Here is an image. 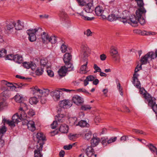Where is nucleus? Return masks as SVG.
<instances>
[{
  "label": "nucleus",
  "instance_id": "1",
  "mask_svg": "<svg viewBox=\"0 0 157 157\" xmlns=\"http://www.w3.org/2000/svg\"><path fill=\"white\" fill-rule=\"evenodd\" d=\"M120 21L124 23H128L132 26H135L138 23V17L134 15H133L130 16L129 19H128L127 17H120Z\"/></svg>",
  "mask_w": 157,
  "mask_h": 157
},
{
  "label": "nucleus",
  "instance_id": "2",
  "mask_svg": "<svg viewBox=\"0 0 157 157\" xmlns=\"http://www.w3.org/2000/svg\"><path fill=\"white\" fill-rule=\"evenodd\" d=\"M146 98L148 102V105L151 107L153 111L156 114L157 113V104H155V98L149 95H147Z\"/></svg>",
  "mask_w": 157,
  "mask_h": 157
},
{
  "label": "nucleus",
  "instance_id": "3",
  "mask_svg": "<svg viewBox=\"0 0 157 157\" xmlns=\"http://www.w3.org/2000/svg\"><path fill=\"white\" fill-rule=\"evenodd\" d=\"M77 118L75 117H71L70 119V121L72 122V124L75 126L79 125L81 127H88L89 126V124L86 121L82 120L77 123Z\"/></svg>",
  "mask_w": 157,
  "mask_h": 157
},
{
  "label": "nucleus",
  "instance_id": "4",
  "mask_svg": "<svg viewBox=\"0 0 157 157\" xmlns=\"http://www.w3.org/2000/svg\"><path fill=\"white\" fill-rule=\"evenodd\" d=\"M146 12V10H141V9H138L136 11V13L138 17V22H139L141 25H143L145 23V20L142 15L145 14Z\"/></svg>",
  "mask_w": 157,
  "mask_h": 157
},
{
  "label": "nucleus",
  "instance_id": "5",
  "mask_svg": "<svg viewBox=\"0 0 157 157\" xmlns=\"http://www.w3.org/2000/svg\"><path fill=\"white\" fill-rule=\"evenodd\" d=\"M105 8L101 6L96 7L95 9L96 14L98 16H101L103 19L106 18V16L105 14Z\"/></svg>",
  "mask_w": 157,
  "mask_h": 157
},
{
  "label": "nucleus",
  "instance_id": "6",
  "mask_svg": "<svg viewBox=\"0 0 157 157\" xmlns=\"http://www.w3.org/2000/svg\"><path fill=\"white\" fill-rule=\"evenodd\" d=\"M72 105V102L71 100H64L62 101H61L60 104V108H61L63 110H64V109H67L70 107Z\"/></svg>",
  "mask_w": 157,
  "mask_h": 157
},
{
  "label": "nucleus",
  "instance_id": "7",
  "mask_svg": "<svg viewBox=\"0 0 157 157\" xmlns=\"http://www.w3.org/2000/svg\"><path fill=\"white\" fill-rule=\"evenodd\" d=\"M153 52H148L144 56L142 57L141 59V64H145L147 63L148 60H151L153 59Z\"/></svg>",
  "mask_w": 157,
  "mask_h": 157
},
{
  "label": "nucleus",
  "instance_id": "8",
  "mask_svg": "<svg viewBox=\"0 0 157 157\" xmlns=\"http://www.w3.org/2000/svg\"><path fill=\"white\" fill-rule=\"evenodd\" d=\"M63 111L61 108H59L58 110V114L55 117V119L59 123H62L65 121V116L61 113Z\"/></svg>",
  "mask_w": 157,
  "mask_h": 157
},
{
  "label": "nucleus",
  "instance_id": "9",
  "mask_svg": "<svg viewBox=\"0 0 157 157\" xmlns=\"http://www.w3.org/2000/svg\"><path fill=\"white\" fill-rule=\"evenodd\" d=\"M72 100L73 102L77 105H80L84 102L83 99L77 95H74L72 98Z\"/></svg>",
  "mask_w": 157,
  "mask_h": 157
},
{
  "label": "nucleus",
  "instance_id": "10",
  "mask_svg": "<svg viewBox=\"0 0 157 157\" xmlns=\"http://www.w3.org/2000/svg\"><path fill=\"white\" fill-rule=\"evenodd\" d=\"M76 13L78 14L79 16H81L82 19L85 21H92L94 19V17H87L84 12L83 10L81 11L78 10Z\"/></svg>",
  "mask_w": 157,
  "mask_h": 157
},
{
  "label": "nucleus",
  "instance_id": "11",
  "mask_svg": "<svg viewBox=\"0 0 157 157\" xmlns=\"http://www.w3.org/2000/svg\"><path fill=\"white\" fill-rule=\"evenodd\" d=\"M62 92L59 90H55L51 92L50 94L55 101H57L59 99L60 94Z\"/></svg>",
  "mask_w": 157,
  "mask_h": 157
},
{
  "label": "nucleus",
  "instance_id": "12",
  "mask_svg": "<svg viewBox=\"0 0 157 157\" xmlns=\"http://www.w3.org/2000/svg\"><path fill=\"white\" fill-rule=\"evenodd\" d=\"M94 7L93 5L92 1L87 4L84 7L85 11L87 13L92 12L94 10Z\"/></svg>",
  "mask_w": 157,
  "mask_h": 157
},
{
  "label": "nucleus",
  "instance_id": "13",
  "mask_svg": "<svg viewBox=\"0 0 157 157\" xmlns=\"http://www.w3.org/2000/svg\"><path fill=\"white\" fill-rule=\"evenodd\" d=\"M26 33L29 35L28 38L30 41L33 42L36 40V36L35 33L33 32V30L32 29L28 30L26 31Z\"/></svg>",
  "mask_w": 157,
  "mask_h": 157
},
{
  "label": "nucleus",
  "instance_id": "14",
  "mask_svg": "<svg viewBox=\"0 0 157 157\" xmlns=\"http://www.w3.org/2000/svg\"><path fill=\"white\" fill-rule=\"evenodd\" d=\"M44 143L39 144V146L36 145L37 149L34 151V157H42V155L40 153V151L42 150L43 146Z\"/></svg>",
  "mask_w": 157,
  "mask_h": 157
},
{
  "label": "nucleus",
  "instance_id": "15",
  "mask_svg": "<svg viewBox=\"0 0 157 157\" xmlns=\"http://www.w3.org/2000/svg\"><path fill=\"white\" fill-rule=\"evenodd\" d=\"M25 123L27 124L28 128L30 131L33 132L35 129L36 127L35 126V123L32 121L26 120Z\"/></svg>",
  "mask_w": 157,
  "mask_h": 157
},
{
  "label": "nucleus",
  "instance_id": "16",
  "mask_svg": "<svg viewBox=\"0 0 157 157\" xmlns=\"http://www.w3.org/2000/svg\"><path fill=\"white\" fill-rule=\"evenodd\" d=\"M96 133L93 134V137L90 141L91 145L93 147H95L98 145L100 141L99 138L96 136Z\"/></svg>",
  "mask_w": 157,
  "mask_h": 157
},
{
  "label": "nucleus",
  "instance_id": "17",
  "mask_svg": "<svg viewBox=\"0 0 157 157\" xmlns=\"http://www.w3.org/2000/svg\"><path fill=\"white\" fill-rule=\"evenodd\" d=\"M86 155L88 157H91L94 153V150L91 146H88L85 149H83Z\"/></svg>",
  "mask_w": 157,
  "mask_h": 157
},
{
  "label": "nucleus",
  "instance_id": "18",
  "mask_svg": "<svg viewBox=\"0 0 157 157\" xmlns=\"http://www.w3.org/2000/svg\"><path fill=\"white\" fill-rule=\"evenodd\" d=\"M117 137H115L113 138H111L109 140H107V138H102V141H101V143L102 144L104 145H106V144L107 143L108 144H110L111 143L113 142H115L117 140Z\"/></svg>",
  "mask_w": 157,
  "mask_h": 157
},
{
  "label": "nucleus",
  "instance_id": "19",
  "mask_svg": "<svg viewBox=\"0 0 157 157\" xmlns=\"http://www.w3.org/2000/svg\"><path fill=\"white\" fill-rule=\"evenodd\" d=\"M10 92L7 90L3 91L0 94V99L6 100V99L10 97Z\"/></svg>",
  "mask_w": 157,
  "mask_h": 157
},
{
  "label": "nucleus",
  "instance_id": "20",
  "mask_svg": "<svg viewBox=\"0 0 157 157\" xmlns=\"http://www.w3.org/2000/svg\"><path fill=\"white\" fill-rule=\"evenodd\" d=\"M110 52L111 56L114 58H115L118 55L117 49L113 46H112L111 47Z\"/></svg>",
  "mask_w": 157,
  "mask_h": 157
},
{
  "label": "nucleus",
  "instance_id": "21",
  "mask_svg": "<svg viewBox=\"0 0 157 157\" xmlns=\"http://www.w3.org/2000/svg\"><path fill=\"white\" fill-rule=\"evenodd\" d=\"M84 62H86V63L82 65L80 69V73L81 74H85L86 73V69L88 64V61L87 59L86 58L85 59H84Z\"/></svg>",
  "mask_w": 157,
  "mask_h": 157
},
{
  "label": "nucleus",
  "instance_id": "22",
  "mask_svg": "<svg viewBox=\"0 0 157 157\" xmlns=\"http://www.w3.org/2000/svg\"><path fill=\"white\" fill-rule=\"evenodd\" d=\"M82 51L83 52V55L85 58V59L87 57H88L90 52V48L85 46H83Z\"/></svg>",
  "mask_w": 157,
  "mask_h": 157
},
{
  "label": "nucleus",
  "instance_id": "23",
  "mask_svg": "<svg viewBox=\"0 0 157 157\" xmlns=\"http://www.w3.org/2000/svg\"><path fill=\"white\" fill-rule=\"evenodd\" d=\"M67 71L66 66H63L59 70L58 73L60 77H63L65 76Z\"/></svg>",
  "mask_w": 157,
  "mask_h": 157
},
{
  "label": "nucleus",
  "instance_id": "24",
  "mask_svg": "<svg viewBox=\"0 0 157 157\" xmlns=\"http://www.w3.org/2000/svg\"><path fill=\"white\" fill-rule=\"evenodd\" d=\"M68 129V126L65 124H61L59 128V131L63 133H67V132Z\"/></svg>",
  "mask_w": 157,
  "mask_h": 157
},
{
  "label": "nucleus",
  "instance_id": "25",
  "mask_svg": "<svg viewBox=\"0 0 157 157\" xmlns=\"http://www.w3.org/2000/svg\"><path fill=\"white\" fill-rule=\"evenodd\" d=\"M6 28L8 30H10L14 27L15 24V22L14 21H10L6 22Z\"/></svg>",
  "mask_w": 157,
  "mask_h": 157
},
{
  "label": "nucleus",
  "instance_id": "26",
  "mask_svg": "<svg viewBox=\"0 0 157 157\" xmlns=\"http://www.w3.org/2000/svg\"><path fill=\"white\" fill-rule=\"evenodd\" d=\"M23 60V58L21 55L18 54L14 55V61L18 63H21Z\"/></svg>",
  "mask_w": 157,
  "mask_h": 157
},
{
  "label": "nucleus",
  "instance_id": "27",
  "mask_svg": "<svg viewBox=\"0 0 157 157\" xmlns=\"http://www.w3.org/2000/svg\"><path fill=\"white\" fill-rule=\"evenodd\" d=\"M120 17H118L117 16H116L114 14H111L109 15L108 19V21H115L118 19H119L120 20Z\"/></svg>",
  "mask_w": 157,
  "mask_h": 157
},
{
  "label": "nucleus",
  "instance_id": "28",
  "mask_svg": "<svg viewBox=\"0 0 157 157\" xmlns=\"http://www.w3.org/2000/svg\"><path fill=\"white\" fill-rule=\"evenodd\" d=\"M2 122L4 123V125L5 124V123H6L9 126L13 127H14L15 126V123H16L12 120V121H10L9 120H7L5 118L3 119Z\"/></svg>",
  "mask_w": 157,
  "mask_h": 157
},
{
  "label": "nucleus",
  "instance_id": "29",
  "mask_svg": "<svg viewBox=\"0 0 157 157\" xmlns=\"http://www.w3.org/2000/svg\"><path fill=\"white\" fill-rule=\"evenodd\" d=\"M2 83L3 85H6L8 87H10L11 90L15 89L16 88V86H14L12 83L7 82L5 80L2 81Z\"/></svg>",
  "mask_w": 157,
  "mask_h": 157
},
{
  "label": "nucleus",
  "instance_id": "30",
  "mask_svg": "<svg viewBox=\"0 0 157 157\" xmlns=\"http://www.w3.org/2000/svg\"><path fill=\"white\" fill-rule=\"evenodd\" d=\"M72 58V56L69 53H66L64 55L63 59L64 62L68 63Z\"/></svg>",
  "mask_w": 157,
  "mask_h": 157
},
{
  "label": "nucleus",
  "instance_id": "31",
  "mask_svg": "<svg viewBox=\"0 0 157 157\" xmlns=\"http://www.w3.org/2000/svg\"><path fill=\"white\" fill-rule=\"evenodd\" d=\"M48 62V60L44 58L41 59L40 61L41 67H45L46 68L48 67L49 66H48L47 65Z\"/></svg>",
  "mask_w": 157,
  "mask_h": 157
},
{
  "label": "nucleus",
  "instance_id": "32",
  "mask_svg": "<svg viewBox=\"0 0 157 157\" xmlns=\"http://www.w3.org/2000/svg\"><path fill=\"white\" fill-rule=\"evenodd\" d=\"M146 146L148 147L149 149L150 150L152 153H156L157 151V149L156 147L154 146L152 144H149L147 145Z\"/></svg>",
  "mask_w": 157,
  "mask_h": 157
},
{
  "label": "nucleus",
  "instance_id": "33",
  "mask_svg": "<svg viewBox=\"0 0 157 157\" xmlns=\"http://www.w3.org/2000/svg\"><path fill=\"white\" fill-rule=\"evenodd\" d=\"M36 138L38 140V142L39 143V140L44 141L45 140V137L43 133L41 132L38 133L36 134Z\"/></svg>",
  "mask_w": 157,
  "mask_h": 157
},
{
  "label": "nucleus",
  "instance_id": "34",
  "mask_svg": "<svg viewBox=\"0 0 157 157\" xmlns=\"http://www.w3.org/2000/svg\"><path fill=\"white\" fill-rule=\"evenodd\" d=\"M92 133L90 130L86 131L85 133V139L87 140H89L91 137Z\"/></svg>",
  "mask_w": 157,
  "mask_h": 157
},
{
  "label": "nucleus",
  "instance_id": "35",
  "mask_svg": "<svg viewBox=\"0 0 157 157\" xmlns=\"http://www.w3.org/2000/svg\"><path fill=\"white\" fill-rule=\"evenodd\" d=\"M138 6L140 8L138 9L141 10H145L144 7V3L143 2V0H139L136 1Z\"/></svg>",
  "mask_w": 157,
  "mask_h": 157
},
{
  "label": "nucleus",
  "instance_id": "36",
  "mask_svg": "<svg viewBox=\"0 0 157 157\" xmlns=\"http://www.w3.org/2000/svg\"><path fill=\"white\" fill-rule=\"evenodd\" d=\"M35 92L34 93L35 95L36 96L39 98H40L42 97L41 93V90L38 88L37 87H35Z\"/></svg>",
  "mask_w": 157,
  "mask_h": 157
},
{
  "label": "nucleus",
  "instance_id": "37",
  "mask_svg": "<svg viewBox=\"0 0 157 157\" xmlns=\"http://www.w3.org/2000/svg\"><path fill=\"white\" fill-rule=\"evenodd\" d=\"M24 26L21 24V21L18 20L17 23H15V29L16 30H20L23 29Z\"/></svg>",
  "mask_w": 157,
  "mask_h": 157
},
{
  "label": "nucleus",
  "instance_id": "38",
  "mask_svg": "<svg viewBox=\"0 0 157 157\" xmlns=\"http://www.w3.org/2000/svg\"><path fill=\"white\" fill-rule=\"evenodd\" d=\"M14 98L15 101L18 103H21L24 100L23 97L18 94L16 95Z\"/></svg>",
  "mask_w": 157,
  "mask_h": 157
},
{
  "label": "nucleus",
  "instance_id": "39",
  "mask_svg": "<svg viewBox=\"0 0 157 157\" xmlns=\"http://www.w3.org/2000/svg\"><path fill=\"white\" fill-rule=\"evenodd\" d=\"M19 114L20 116H19L20 118V120H24L25 122L26 121V120H27L26 119L27 115L25 113V111H22L21 113L19 112Z\"/></svg>",
  "mask_w": 157,
  "mask_h": 157
},
{
  "label": "nucleus",
  "instance_id": "40",
  "mask_svg": "<svg viewBox=\"0 0 157 157\" xmlns=\"http://www.w3.org/2000/svg\"><path fill=\"white\" fill-rule=\"evenodd\" d=\"M49 36L46 33L44 32L43 34L41 35V38L44 43L45 41H48Z\"/></svg>",
  "mask_w": 157,
  "mask_h": 157
},
{
  "label": "nucleus",
  "instance_id": "41",
  "mask_svg": "<svg viewBox=\"0 0 157 157\" xmlns=\"http://www.w3.org/2000/svg\"><path fill=\"white\" fill-rule=\"evenodd\" d=\"M139 89H140V94H143L144 96V97L146 100V97L147 96V95H150L146 92V91L145 90L144 88H141L140 87V88H139Z\"/></svg>",
  "mask_w": 157,
  "mask_h": 157
},
{
  "label": "nucleus",
  "instance_id": "42",
  "mask_svg": "<svg viewBox=\"0 0 157 157\" xmlns=\"http://www.w3.org/2000/svg\"><path fill=\"white\" fill-rule=\"evenodd\" d=\"M32 30H33V32L37 36L40 35L41 34L42 32V29L40 28H38L34 29H32Z\"/></svg>",
  "mask_w": 157,
  "mask_h": 157
},
{
  "label": "nucleus",
  "instance_id": "43",
  "mask_svg": "<svg viewBox=\"0 0 157 157\" xmlns=\"http://www.w3.org/2000/svg\"><path fill=\"white\" fill-rule=\"evenodd\" d=\"M38 102V100L36 97H32L29 99V102L31 105L36 104Z\"/></svg>",
  "mask_w": 157,
  "mask_h": 157
},
{
  "label": "nucleus",
  "instance_id": "44",
  "mask_svg": "<svg viewBox=\"0 0 157 157\" xmlns=\"http://www.w3.org/2000/svg\"><path fill=\"white\" fill-rule=\"evenodd\" d=\"M48 41L52 44H55L57 40L55 36H53L50 37H49Z\"/></svg>",
  "mask_w": 157,
  "mask_h": 157
},
{
  "label": "nucleus",
  "instance_id": "45",
  "mask_svg": "<svg viewBox=\"0 0 157 157\" xmlns=\"http://www.w3.org/2000/svg\"><path fill=\"white\" fill-rule=\"evenodd\" d=\"M12 120L14 121L16 123L19 122V120H20L19 116L18 115V113H16L12 117Z\"/></svg>",
  "mask_w": 157,
  "mask_h": 157
},
{
  "label": "nucleus",
  "instance_id": "46",
  "mask_svg": "<svg viewBox=\"0 0 157 157\" xmlns=\"http://www.w3.org/2000/svg\"><path fill=\"white\" fill-rule=\"evenodd\" d=\"M6 100L0 99V110L2 109L4 107L7 105L6 102Z\"/></svg>",
  "mask_w": 157,
  "mask_h": 157
},
{
  "label": "nucleus",
  "instance_id": "47",
  "mask_svg": "<svg viewBox=\"0 0 157 157\" xmlns=\"http://www.w3.org/2000/svg\"><path fill=\"white\" fill-rule=\"evenodd\" d=\"M41 92L42 97H45L48 95L49 91L47 89H44L43 90H41Z\"/></svg>",
  "mask_w": 157,
  "mask_h": 157
},
{
  "label": "nucleus",
  "instance_id": "48",
  "mask_svg": "<svg viewBox=\"0 0 157 157\" xmlns=\"http://www.w3.org/2000/svg\"><path fill=\"white\" fill-rule=\"evenodd\" d=\"M91 107L90 105H84L81 106V109L82 110L87 111L91 109Z\"/></svg>",
  "mask_w": 157,
  "mask_h": 157
},
{
  "label": "nucleus",
  "instance_id": "49",
  "mask_svg": "<svg viewBox=\"0 0 157 157\" xmlns=\"http://www.w3.org/2000/svg\"><path fill=\"white\" fill-rule=\"evenodd\" d=\"M6 131V128L4 125H3L2 127H0V138L2 137L3 134L5 133Z\"/></svg>",
  "mask_w": 157,
  "mask_h": 157
},
{
  "label": "nucleus",
  "instance_id": "50",
  "mask_svg": "<svg viewBox=\"0 0 157 157\" xmlns=\"http://www.w3.org/2000/svg\"><path fill=\"white\" fill-rule=\"evenodd\" d=\"M43 72V68L41 67L40 68H38L35 71V73L36 75H41Z\"/></svg>",
  "mask_w": 157,
  "mask_h": 157
},
{
  "label": "nucleus",
  "instance_id": "51",
  "mask_svg": "<svg viewBox=\"0 0 157 157\" xmlns=\"http://www.w3.org/2000/svg\"><path fill=\"white\" fill-rule=\"evenodd\" d=\"M78 135L77 134H73L71 133L68 136V138L70 140L75 141V140L78 137Z\"/></svg>",
  "mask_w": 157,
  "mask_h": 157
},
{
  "label": "nucleus",
  "instance_id": "52",
  "mask_svg": "<svg viewBox=\"0 0 157 157\" xmlns=\"http://www.w3.org/2000/svg\"><path fill=\"white\" fill-rule=\"evenodd\" d=\"M64 63L66 65V66H65L67 70L68 69H71V70H73L74 68V67L72 64L70 63V61H69L68 63Z\"/></svg>",
  "mask_w": 157,
  "mask_h": 157
},
{
  "label": "nucleus",
  "instance_id": "53",
  "mask_svg": "<svg viewBox=\"0 0 157 157\" xmlns=\"http://www.w3.org/2000/svg\"><path fill=\"white\" fill-rule=\"evenodd\" d=\"M46 69L48 75L50 77H53L54 76L53 72L51 70L49 69V67H47Z\"/></svg>",
  "mask_w": 157,
  "mask_h": 157
},
{
  "label": "nucleus",
  "instance_id": "54",
  "mask_svg": "<svg viewBox=\"0 0 157 157\" xmlns=\"http://www.w3.org/2000/svg\"><path fill=\"white\" fill-rule=\"evenodd\" d=\"M132 82L133 84H134V86H135L137 88L139 89L141 87V84L140 81H139V80H138V81H135V82L132 81Z\"/></svg>",
  "mask_w": 157,
  "mask_h": 157
},
{
  "label": "nucleus",
  "instance_id": "55",
  "mask_svg": "<svg viewBox=\"0 0 157 157\" xmlns=\"http://www.w3.org/2000/svg\"><path fill=\"white\" fill-rule=\"evenodd\" d=\"M6 54V50L4 49H2L0 50V57L5 56Z\"/></svg>",
  "mask_w": 157,
  "mask_h": 157
},
{
  "label": "nucleus",
  "instance_id": "56",
  "mask_svg": "<svg viewBox=\"0 0 157 157\" xmlns=\"http://www.w3.org/2000/svg\"><path fill=\"white\" fill-rule=\"evenodd\" d=\"M94 68L95 70V71L94 72V73H96L97 72H101V68L99 67H98L96 64H94Z\"/></svg>",
  "mask_w": 157,
  "mask_h": 157
},
{
  "label": "nucleus",
  "instance_id": "57",
  "mask_svg": "<svg viewBox=\"0 0 157 157\" xmlns=\"http://www.w3.org/2000/svg\"><path fill=\"white\" fill-rule=\"evenodd\" d=\"M67 47L64 44L62 45L61 46V50L63 53H65L67 50Z\"/></svg>",
  "mask_w": 157,
  "mask_h": 157
},
{
  "label": "nucleus",
  "instance_id": "58",
  "mask_svg": "<svg viewBox=\"0 0 157 157\" xmlns=\"http://www.w3.org/2000/svg\"><path fill=\"white\" fill-rule=\"evenodd\" d=\"M31 62H25L23 63V65L24 67L26 68H30V66L31 65Z\"/></svg>",
  "mask_w": 157,
  "mask_h": 157
},
{
  "label": "nucleus",
  "instance_id": "59",
  "mask_svg": "<svg viewBox=\"0 0 157 157\" xmlns=\"http://www.w3.org/2000/svg\"><path fill=\"white\" fill-rule=\"evenodd\" d=\"M84 33L85 35H86L87 36H90L92 35V33L89 29H87L86 31L84 32Z\"/></svg>",
  "mask_w": 157,
  "mask_h": 157
},
{
  "label": "nucleus",
  "instance_id": "60",
  "mask_svg": "<svg viewBox=\"0 0 157 157\" xmlns=\"http://www.w3.org/2000/svg\"><path fill=\"white\" fill-rule=\"evenodd\" d=\"M128 139V137L127 136H123L120 139V141L124 142L126 141Z\"/></svg>",
  "mask_w": 157,
  "mask_h": 157
},
{
  "label": "nucleus",
  "instance_id": "61",
  "mask_svg": "<svg viewBox=\"0 0 157 157\" xmlns=\"http://www.w3.org/2000/svg\"><path fill=\"white\" fill-rule=\"evenodd\" d=\"M58 123L56 121H54L51 124V127L53 129H55L57 126Z\"/></svg>",
  "mask_w": 157,
  "mask_h": 157
},
{
  "label": "nucleus",
  "instance_id": "62",
  "mask_svg": "<svg viewBox=\"0 0 157 157\" xmlns=\"http://www.w3.org/2000/svg\"><path fill=\"white\" fill-rule=\"evenodd\" d=\"M136 73H134L133 75V76L132 77V81L135 82L136 81H138V77L139 76V75L138 74Z\"/></svg>",
  "mask_w": 157,
  "mask_h": 157
},
{
  "label": "nucleus",
  "instance_id": "63",
  "mask_svg": "<svg viewBox=\"0 0 157 157\" xmlns=\"http://www.w3.org/2000/svg\"><path fill=\"white\" fill-rule=\"evenodd\" d=\"M14 55L10 54L8 55L6 57V59L9 60H13L14 61Z\"/></svg>",
  "mask_w": 157,
  "mask_h": 157
},
{
  "label": "nucleus",
  "instance_id": "64",
  "mask_svg": "<svg viewBox=\"0 0 157 157\" xmlns=\"http://www.w3.org/2000/svg\"><path fill=\"white\" fill-rule=\"evenodd\" d=\"M78 4L80 6H83L86 4V2L84 0H77Z\"/></svg>",
  "mask_w": 157,
  "mask_h": 157
}]
</instances>
